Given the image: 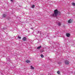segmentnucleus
I'll list each match as a JSON object with an SVG mask.
<instances>
[{
  "label": "nucleus",
  "mask_w": 75,
  "mask_h": 75,
  "mask_svg": "<svg viewBox=\"0 0 75 75\" xmlns=\"http://www.w3.org/2000/svg\"><path fill=\"white\" fill-rule=\"evenodd\" d=\"M58 11L57 9H56L54 10V13L52 15H51V16L52 17H57L58 14Z\"/></svg>",
  "instance_id": "f257e3e1"
},
{
  "label": "nucleus",
  "mask_w": 75,
  "mask_h": 75,
  "mask_svg": "<svg viewBox=\"0 0 75 75\" xmlns=\"http://www.w3.org/2000/svg\"><path fill=\"white\" fill-rule=\"evenodd\" d=\"M69 62L68 60H65V64H66V65H68L69 64Z\"/></svg>",
  "instance_id": "f03ea898"
},
{
  "label": "nucleus",
  "mask_w": 75,
  "mask_h": 75,
  "mask_svg": "<svg viewBox=\"0 0 75 75\" xmlns=\"http://www.w3.org/2000/svg\"><path fill=\"white\" fill-rule=\"evenodd\" d=\"M72 20H73L71 19H69L68 21V23H72Z\"/></svg>",
  "instance_id": "7ed1b4c3"
},
{
  "label": "nucleus",
  "mask_w": 75,
  "mask_h": 75,
  "mask_svg": "<svg viewBox=\"0 0 75 75\" xmlns=\"http://www.w3.org/2000/svg\"><path fill=\"white\" fill-rule=\"evenodd\" d=\"M22 40H23V41H26V40H27V38H26L25 37H23L22 39Z\"/></svg>",
  "instance_id": "20e7f679"
},
{
  "label": "nucleus",
  "mask_w": 75,
  "mask_h": 75,
  "mask_svg": "<svg viewBox=\"0 0 75 75\" xmlns=\"http://www.w3.org/2000/svg\"><path fill=\"white\" fill-rule=\"evenodd\" d=\"M66 36L67 37H69V36H70V35H71L69 33H66Z\"/></svg>",
  "instance_id": "39448f33"
},
{
  "label": "nucleus",
  "mask_w": 75,
  "mask_h": 75,
  "mask_svg": "<svg viewBox=\"0 0 75 75\" xmlns=\"http://www.w3.org/2000/svg\"><path fill=\"white\" fill-rule=\"evenodd\" d=\"M3 17L4 18H6V17H7V15H6L5 14H3Z\"/></svg>",
  "instance_id": "423d86ee"
},
{
  "label": "nucleus",
  "mask_w": 75,
  "mask_h": 75,
  "mask_svg": "<svg viewBox=\"0 0 75 75\" xmlns=\"http://www.w3.org/2000/svg\"><path fill=\"white\" fill-rule=\"evenodd\" d=\"M41 48V46H40L39 47H37V50H40V48Z\"/></svg>",
  "instance_id": "0eeeda50"
},
{
  "label": "nucleus",
  "mask_w": 75,
  "mask_h": 75,
  "mask_svg": "<svg viewBox=\"0 0 75 75\" xmlns=\"http://www.w3.org/2000/svg\"><path fill=\"white\" fill-rule=\"evenodd\" d=\"M26 62L27 63H30V61L29 60H27L26 61Z\"/></svg>",
  "instance_id": "6e6552de"
},
{
  "label": "nucleus",
  "mask_w": 75,
  "mask_h": 75,
  "mask_svg": "<svg viewBox=\"0 0 75 75\" xmlns=\"http://www.w3.org/2000/svg\"><path fill=\"white\" fill-rule=\"evenodd\" d=\"M72 6H75V3L74 2H73L72 4H71Z\"/></svg>",
  "instance_id": "1a4fd4ad"
},
{
  "label": "nucleus",
  "mask_w": 75,
  "mask_h": 75,
  "mask_svg": "<svg viewBox=\"0 0 75 75\" xmlns=\"http://www.w3.org/2000/svg\"><path fill=\"white\" fill-rule=\"evenodd\" d=\"M30 68L32 69H34V68L32 66H30Z\"/></svg>",
  "instance_id": "9d476101"
},
{
  "label": "nucleus",
  "mask_w": 75,
  "mask_h": 75,
  "mask_svg": "<svg viewBox=\"0 0 75 75\" xmlns=\"http://www.w3.org/2000/svg\"><path fill=\"white\" fill-rule=\"evenodd\" d=\"M58 25H59V26H60V25H61V24L60 22H59L58 23Z\"/></svg>",
  "instance_id": "9b49d317"
},
{
  "label": "nucleus",
  "mask_w": 75,
  "mask_h": 75,
  "mask_svg": "<svg viewBox=\"0 0 75 75\" xmlns=\"http://www.w3.org/2000/svg\"><path fill=\"white\" fill-rule=\"evenodd\" d=\"M44 51V50H40V52H42Z\"/></svg>",
  "instance_id": "f8f14e48"
},
{
  "label": "nucleus",
  "mask_w": 75,
  "mask_h": 75,
  "mask_svg": "<svg viewBox=\"0 0 75 75\" xmlns=\"http://www.w3.org/2000/svg\"><path fill=\"white\" fill-rule=\"evenodd\" d=\"M40 56L41 58H44V55H43V54H41Z\"/></svg>",
  "instance_id": "ddd939ff"
},
{
  "label": "nucleus",
  "mask_w": 75,
  "mask_h": 75,
  "mask_svg": "<svg viewBox=\"0 0 75 75\" xmlns=\"http://www.w3.org/2000/svg\"><path fill=\"white\" fill-rule=\"evenodd\" d=\"M18 38H19V39H21V37H20L19 36H18Z\"/></svg>",
  "instance_id": "4468645a"
},
{
  "label": "nucleus",
  "mask_w": 75,
  "mask_h": 75,
  "mask_svg": "<svg viewBox=\"0 0 75 75\" xmlns=\"http://www.w3.org/2000/svg\"><path fill=\"white\" fill-rule=\"evenodd\" d=\"M34 7H35V5H33L32 6V8H34Z\"/></svg>",
  "instance_id": "2eb2a0df"
},
{
  "label": "nucleus",
  "mask_w": 75,
  "mask_h": 75,
  "mask_svg": "<svg viewBox=\"0 0 75 75\" xmlns=\"http://www.w3.org/2000/svg\"><path fill=\"white\" fill-rule=\"evenodd\" d=\"M57 73L58 74H60V72L59 71H57Z\"/></svg>",
  "instance_id": "dca6fc26"
},
{
  "label": "nucleus",
  "mask_w": 75,
  "mask_h": 75,
  "mask_svg": "<svg viewBox=\"0 0 75 75\" xmlns=\"http://www.w3.org/2000/svg\"><path fill=\"white\" fill-rule=\"evenodd\" d=\"M39 33H40V34H41V32H40V31H38V32L37 33V34H38Z\"/></svg>",
  "instance_id": "f3484780"
},
{
  "label": "nucleus",
  "mask_w": 75,
  "mask_h": 75,
  "mask_svg": "<svg viewBox=\"0 0 75 75\" xmlns=\"http://www.w3.org/2000/svg\"><path fill=\"white\" fill-rule=\"evenodd\" d=\"M6 60H7V61H10V59H9V58H8V59L7 58V59H6Z\"/></svg>",
  "instance_id": "a211bd4d"
},
{
  "label": "nucleus",
  "mask_w": 75,
  "mask_h": 75,
  "mask_svg": "<svg viewBox=\"0 0 75 75\" xmlns=\"http://www.w3.org/2000/svg\"><path fill=\"white\" fill-rule=\"evenodd\" d=\"M61 64V62H59L58 63V64H59V65H60V64Z\"/></svg>",
  "instance_id": "6ab92c4d"
},
{
  "label": "nucleus",
  "mask_w": 75,
  "mask_h": 75,
  "mask_svg": "<svg viewBox=\"0 0 75 75\" xmlns=\"http://www.w3.org/2000/svg\"><path fill=\"white\" fill-rule=\"evenodd\" d=\"M11 2H13V0H11Z\"/></svg>",
  "instance_id": "aec40b11"
},
{
  "label": "nucleus",
  "mask_w": 75,
  "mask_h": 75,
  "mask_svg": "<svg viewBox=\"0 0 75 75\" xmlns=\"http://www.w3.org/2000/svg\"><path fill=\"white\" fill-rule=\"evenodd\" d=\"M31 29H32V30H33V28H31Z\"/></svg>",
  "instance_id": "412c9836"
},
{
  "label": "nucleus",
  "mask_w": 75,
  "mask_h": 75,
  "mask_svg": "<svg viewBox=\"0 0 75 75\" xmlns=\"http://www.w3.org/2000/svg\"><path fill=\"white\" fill-rule=\"evenodd\" d=\"M59 14H61V13L60 12H59Z\"/></svg>",
  "instance_id": "4be33fe9"
}]
</instances>
